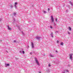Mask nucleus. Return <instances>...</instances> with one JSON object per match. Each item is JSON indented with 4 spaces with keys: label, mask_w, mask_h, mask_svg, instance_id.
<instances>
[{
    "label": "nucleus",
    "mask_w": 73,
    "mask_h": 73,
    "mask_svg": "<svg viewBox=\"0 0 73 73\" xmlns=\"http://www.w3.org/2000/svg\"><path fill=\"white\" fill-rule=\"evenodd\" d=\"M51 20L52 22L53 23H54V19L53 18V16L52 15L51 16Z\"/></svg>",
    "instance_id": "nucleus-1"
},
{
    "label": "nucleus",
    "mask_w": 73,
    "mask_h": 73,
    "mask_svg": "<svg viewBox=\"0 0 73 73\" xmlns=\"http://www.w3.org/2000/svg\"><path fill=\"white\" fill-rule=\"evenodd\" d=\"M73 54H69V56H70V59H72V55Z\"/></svg>",
    "instance_id": "nucleus-2"
},
{
    "label": "nucleus",
    "mask_w": 73,
    "mask_h": 73,
    "mask_svg": "<svg viewBox=\"0 0 73 73\" xmlns=\"http://www.w3.org/2000/svg\"><path fill=\"white\" fill-rule=\"evenodd\" d=\"M35 60H36V64H38L39 62L38 60L37 59V58H35Z\"/></svg>",
    "instance_id": "nucleus-3"
},
{
    "label": "nucleus",
    "mask_w": 73,
    "mask_h": 73,
    "mask_svg": "<svg viewBox=\"0 0 73 73\" xmlns=\"http://www.w3.org/2000/svg\"><path fill=\"white\" fill-rule=\"evenodd\" d=\"M7 27H8V29L9 31H12V29L9 26H7Z\"/></svg>",
    "instance_id": "nucleus-4"
},
{
    "label": "nucleus",
    "mask_w": 73,
    "mask_h": 73,
    "mask_svg": "<svg viewBox=\"0 0 73 73\" xmlns=\"http://www.w3.org/2000/svg\"><path fill=\"white\" fill-rule=\"evenodd\" d=\"M9 66V64H5V66L6 67H7V66Z\"/></svg>",
    "instance_id": "nucleus-5"
},
{
    "label": "nucleus",
    "mask_w": 73,
    "mask_h": 73,
    "mask_svg": "<svg viewBox=\"0 0 73 73\" xmlns=\"http://www.w3.org/2000/svg\"><path fill=\"white\" fill-rule=\"evenodd\" d=\"M72 29V28L70 27H68V30L70 31H71V30Z\"/></svg>",
    "instance_id": "nucleus-6"
},
{
    "label": "nucleus",
    "mask_w": 73,
    "mask_h": 73,
    "mask_svg": "<svg viewBox=\"0 0 73 73\" xmlns=\"http://www.w3.org/2000/svg\"><path fill=\"white\" fill-rule=\"evenodd\" d=\"M31 45H32V47L33 48V47H34V45H33V43L32 42H31Z\"/></svg>",
    "instance_id": "nucleus-7"
},
{
    "label": "nucleus",
    "mask_w": 73,
    "mask_h": 73,
    "mask_svg": "<svg viewBox=\"0 0 73 73\" xmlns=\"http://www.w3.org/2000/svg\"><path fill=\"white\" fill-rule=\"evenodd\" d=\"M61 45H64V43H63V42H61Z\"/></svg>",
    "instance_id": "nucleus-8"
},
{
    "label": "nucleus",
    "mask_w": 73,
    "mask_h": 73,
    "mask_svg": "<svg viewBox=\"0 0 73 73\" xmlns=\"http://www.w3.org/2000/svg\"><path fill=\"white\" fill-rule=\"evenodd\" d=\"M13 15L14 16H15V15H16V13H13Z\"/></svg>",
    "instance_id": "nucleus-9"
},
{
    "label": "nucleus",
    "mask_w": 73,
    "mask_h": 73,
    "mask_svg": "<svg viewBox=\"0 0 73 73\" xmlns=\"http://www.w3.org/2000/svg\"><path fill=\"white\" fill-rule=\"evenodd\" d=\"M10 7L11 8H13V6H12V5H11L10 6Z\"/></svg>",
    "instance_id": "nucleus-10"
},
{
    "label": "nucleus",
    "mask_w": 73,
    "mask_h": 73,
    "mask_svg": "<svg viewBox=\"0 0 73 73\" xmlns=\"http://www.w3.org/2000/svg\"><path fill=\"white\" fill-rule=\"evenodd\" d=\"M40 38V37H36V38H37V39H38V38Z\"/></svg>",
    "instance_id": "nucleus-11"
},
{
    "label": "nucleus",
    "mask_w": 73,
    "mask_h": 73,
    "mask_svg": "<svg viewBox=\"0 0 73 73\" xmlns=\"http://www.w3.org/2000/svg\"><path fill=\"white\" fill-rule=\"evenodd\" d=\"M22 53H23V54H24L25 53V52L24 51H23Z\"/></svg>",
    "instance_id": "nucleus-12"
},
{
    "label": "nucleus",
    "mask_w": 73,
    "mask_h": 73,
    "mask_svg": "<svg viewBox=\"0 0 73 73\" xmlns=\"http://www.w3.org/2000/svg\"><path fill=\"white\" fill-rule=\"evenodd\" d=\"M13 41H14V42H16V40H14Z\"/></svg>",
    "instance_id": "nucleus-13"
},
{
    "label": "nucleus",
    "mask_w": 73,
    "mask_h": 73,
    "mask_svg": "<svg viewBox=\"0 0 73 73\" xmlns=\"http://www.w3.org/2000/svg\"><path fill=\"white\" fill-rule=\"evenodd\" d=\"M50 56L51 57H53V55H51Z\"/></svg>",
    "instance_id": "nucleus-14"
},
{
    "label": "nucleus",
    "mask_w": 73,
    "mask_h": 73,
    "mask_svg": "<svg viewBox=\"0 0 73 73\" xmlns=\"http://www.w3.org/2000/svg\"><path fill=\"white\" fill-rule=\"evenodd\" d=\"M15 4H17V2H16L15 3Z\"/></svg>",
    "instance_id": "nucleus-15"
},
{
    "label": "nucleus",
    "mask_w": 73,
    "mask_h": 73,
    "mask_svg": "<svg viewBox=\"0 0 73 73\" xmlns=\"http://www.w3.org/2000/svg\"><path fill=\"white\" fill-rule=\"evenodd\" d=\"M44 13H46V11H44Z\"/></svg>",
    "instance_id": "nucleus-16"
},
{
    "label": "nucleus",
    "mask_w": 73,
    "mask_h": 73,
    "mask_svg": "<svg viewBox=\"0 0 73 73\" xmlns=\"http://www.w3.org/2000/svg\"><path fill=\"white\" fill-rule=\"evenodd\" d=\"M50 28L52 29V28H53V27H52V26H51L50 27Z\"/></svg>",
    "instance_id": "nucleus-17"
},
{
    "label": "nucleus",
    "mask_w": 73,
    "mask_h": 73,
    "mask_svg": "<svg viewBox=\"0 0 73 73\" xmlns=\"http://www.w3.org/2000/svg\"><path fill=\"white\" fill-rule=\"evenodd\" d=\"M68 35H70V33L68 32Z\"/></svg>",
    "instance_id": "nucleus-18"
},
{
    "label": "nucleus",
    "mask_w": 73,
    "mask_h": 73,
    "mask_svg": "<svg viewBox=\"0 0 73 73\" xmlns=\"http://www.w3.org/2000/svg\"><path fill=\"white\" fill-rule=\"evenodd\" d=\"M48 66H50L51 65H50V64H48Z\"/></svg>",
    "instance_id": "nucleus-19"
},
{
    "label": "nucleus",
    "mask_w": 73,
    "mask_h": 73,
    "mask_svg": "<svg viewBox=\"0 0 73 73\" xmlns=\"http://www.w3.org/2000/svg\"><path fill=\"white\" fill-rule=\"evenodd\" d=\"M30 54H32V52H30Z\"/></svg>",
    "instance_id": "nucleus-20"
},
{
    "label": "nucleus",
    "mask_w": 73,
    "mask_h": 73,
    "mask_svg": "<svg viewBox=\"0 0 73 73\" xmlns=\"http://www.w3.org/2000/svg\"><path fill=\"white\" fill-rule=\"evenodd\" d=\"M48 11H49V10H50V9H49V8H48Z\"/></svg>",
    "instance_id": "nucleus-21"
},
{
    "label": "nucleus",
    "mask_w": 73,
    "mask_h": 73,
    "mask_svg": "<svg viewBox=\"0 0 73 73\" xmlns=\"http://www.w3.org/2000/svg\"><path fill=\"white\" fill-rule=\"evenodd\" d=\"M66 72H68V70H66Z\"/></svg>",
    "instance_id": "nucleus-22"
},
{
    "label": "nucleus",
    "mask_w": 73,
    "mask_h": 73,
    "mask_svg": "<svg viewBox=\"0 0 73 73\" xmlns=\"http://www.w3.org/2000/svg\"><path fill=\"white\" fill-rule=\"evenodd\" d=\"M59 42V41H58V40H57V42Z\"/></svg>",
    "instance_id": "nucleus-23"
},
{
    "label": "nucleus",
    "mask_w": 73,
    "mask_h": 73,
    "mask_svg": "<svg viewBox=\"0 0 73 73\" xmlns=\"http://www.w3.org/2000/svg\"><path fill=\"white\" fill-rule=\"evenodd\" d=\"M14 21H15V18L14 19Z\"/></svg>",
    "instance_id": "nucleus-24"
},
{
    "label": "nucleus",
    "mask_w": 73,
    "mask_h": 73,
    "mask_svg": "<svg viewBox=\"0 0 73 73\" xmlns=\"http://www.w3.org/2000/svg\"><path fill=\"white\" fill-rule=\"evenodd\" d=\"M56 21H57V19H56Z\"/></svg>",
    "instance_id": "nucleus-25"
},
{
    "label": "nucleus",
    "mask_w": 73,
    "mask_h": 73,
    "mask_svg": "<svg viewBox=\"0 0 73 73\" xmlns=\"http://www.w3.org/2000/svg\"><path fill=\"white\" fill-rule=\"evenodd\" d=\"M41 73V72H40L39 73Z\"/></svg>",
    "instance_id": "nucleus-26"
},
{
    "label": "nucleus",
    "mask_w": 73,
    "mask_h": 73,
    "mask_svg": "<svg viewBox=\"0 0 73 73\" xmlns=\"http://www.w3.org/2000/svg\"><path fill=\"white\" fill-rule=\"evenodd\" d=\"M56 52H57V51H56Z\"/></svg>",
    "instance_id": "nucleus-27"
},
{
    "label": "nucleus",
    "mask_w": 73,
    "mask_h": 73,
    "mask_svg": "<svg viewBox=\"0 0 73 73\" xmlns=\"http://www.w3.org/2000/svg\"><path fill=\"white\" fill-rule=\"evenodd\" d=\"M64 73H65V72H64Z\"/></svg>",
    "instance_id": "nucleus-28"
}]
</instances>
